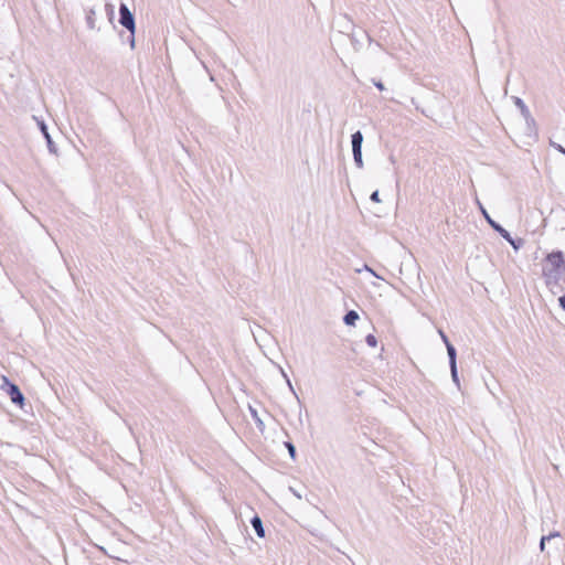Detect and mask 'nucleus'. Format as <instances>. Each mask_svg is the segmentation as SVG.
<instances>
[{"label": "nucleus", "mask_w": 565, "mask_h": 565, "mask_svg": "<svg viewBox=\"0 0 565 565\" xmlns=\"http://www.w3.org/2000/svg\"><path fill=\"white\" fill-rule=\"evenodd\" d=\"M250 524L258 537H260V539L265 537V529H264L263 521L259 518V515L255 514L250 519Z\"/></svg>", "instance_id": "obj_6"}, {"label": "nucleus", "mask_w": 565, "mask_h": 565, "mask_svg": "<svg viewBox=\"0 0 565 565\" xmlns=\"http://www.w3.org/2000/svg\"><path fill=\"white\" fill-rule=\"evenodd\" d=\"M550 146L552 148H554L556 151H558L559 153L565 156V148L562 145H559L553 140H550Z\"/></svg>", "instance_id": "obj_17"}, {"label": "nucleus", "mask_w": 565, "mask_h": 565, "mask_svg": "<svg viewBox=\"0 0 565 565\" xmlns=\"http://www.w3.org/2000/svg\"><path fill=\"white\" fill-rule=\"evenodd\" d=\"M363 33H364V35L366 36V39H367L369 43L371 44V43H372V39H371V36H370L365 31H363Z\"/></svg>", "instance_id": "obj_28"}, {"label": "nucleus", "mask_w": 565, "mask_h": 565, "mask_svg": "<svg viewBox=\"0 0 565 565\" xmlns=\"http://www.w3.org/2000/svg\"><path fill=\"white\" fill-rule=\"evenodd\" d=\"M527 126L531 127V126H534L535 125V119L532 117V120L529 119V120H525Z\"/></svg>", "instance_id": "obj_27"}, {"label": "nucleus", "mask_w": 565, "mask_h": 565, "mask_svg": "<svg viewBox=\"0 0 565 565\" xmlns=\"http://www.w3.org/2000/svg\"><path fill=\"white\" fill-rule=\"evenodd\" d=\"M478 204L480 206L483 217L486 218V221L488 222V224L491 226V228L493 231L499 233L500 236L503 237L513 247V249L515 252H518L520 248L523 247V245L525 243V241L523 238H513L511 236V234L503 226H501L498 222H495L494 220L491 218V216L489 215L487 210L481 205L480 202H478Z\"/></svg>", "instance_id": "obj_2"}, {"label": "nucleus", "mask_w": 565, "mask_h": 565, "mask_svg": "<svg viewBox=\"0 0 565 565\" xmlns=\"http://www.w3.org/2000/svg\"><path fill=\"white\" fill-rule=\"evenodd\" d=\"M546 537H550V541L552 539L561 536V533L558 531L551 532L548 535H545Z\"/></svg>", "instance_id": "obj_24"}, {"label": "nucleus", "mask_w": 565, "mask_h": 565, "mask_svg": "<svg viewBox=\"0 0 565 565\" xmlns=\"http://www.w3.org/2000/svg\"><path fill=\"white\" fill-rule=\"evenodd\" d=\"M550 541V537H546L545 535H543L540 540V551L541 552H544L545 551V544L546 542Z\"/></svg>", "instance_id": "obj_20"}, {"label": "nucleus", "mask_w": 565, "mask_h": 565, "mask_svg": "<svg viewBox=\"0 0 565 565\" xmlns=\"http://www.w3.org/2000/svg\"><path fill=\"white\" fill-rule=\"evenodd\" d=\"M119 23L127 29L131 35L135 34L136 31V21L134 13L129 10L126 3H120L119 6Z\"/></svg>", "instance_id": "obj_3"}, {"label": "nucleus", "mask_w": 565, "mask_h": 565, "mask_svg": "<svg viewBox=\"0 0 565 565\" xmlns=\"http://www.w3.org/2000/svg\"><path fill=\"white\" fill-rule=\"evenodd\" d=\"M282 375L286 377V380H287V384H288L289 388L292 391V393L295 394L296 398L299 401V397H298V396H297V394L295 393V390H294V387H292V384H291L290 380L287 377V375H286V373H285V372H282Z\"/></svg>", "instance_id": "obj_22"}, {"label": "nucleus", "mask_w": 565, "mask_h": 565, "mask_svg": "<svg viewBox=\"0 0 565 565\" xmlns=\"http://www.w3.org/2000/svg\"><path fill=\"white\" fill-rule=\"evenodd\" d=\"M543 277L550 290L556 295L565 290V257L563 252L550 253L543 264Z\"/></svg>", "instance_id": "obj_1"}, {"label": "nucleus", "mask_w": 565, "mask_h": 565, "mask_svg": "<svg viewBox=\"0 0 565 565\" xmlns=\"http://www.w3.org/2000/svg\"><path fill=\"white\" fill-rule=\"evenodd\" d=\"M249 412H250V415H252L253 419L255 420V423H256L257 427H258L260 430H263V428H264V423H263V420L260 419V417H259V415H258L257 411H256L255 408H253L252 406H249Z\"/></svg>", "instance_id": "obj_11"}, {"label": "nucleus", "mask_w": 565, "mask_h": 565, "mask_svg": "<svg viewBox=\"0 0 565 565\" xmlns=\"http://www.w3.org/2000/svg\"><path fill=\"white\" fill-rule=\"evenodd\" d=\"M438 333L445 344H447V342H450L448 337L446 335V333L443 330H439Z\"/></svg>", "instance_id": "obj_23"}, {"label": "nucleus", "mask_w": 565, "mask_h": 565, "mask_svg": "<svg viewBox=\"0 0 565 565\" xmlns=\"http://www.w3.org/2000/svg\"><path fill=\"white\" fill-rule=\"evenodd\" d=\"M365 342L369 347L375 348L377 345V339L374 334L370 333L365 337Z\"/></svg>", "instance_id": "obj_16"}, {"label": "nucleus", "mask_w": 565, "mask_h": 565, "mask_svg": "<svg viewBox=\"0 0 565 565\" xmlns=\"http://www.w3.org/2000/svg\"><path fill=\"white\" fill-rule=\"evenodd\" d=\"M285 447L287 448L289 456L291 459H296V447L291 441H285Z\"/></svg>", "instance_id": "obj_15"}, {"label": "nucleus", "mask_w": 565, "mask_h": 565, "mask_svg": "<svg viewBox=\"0 0 565 565\" xmlns=\"http://www.w3.org/2000/svg\"><path fill=\"white\" fill-rule=\"evenodd\" d=\"M370 200L372 202H376L379 203L381 200H380V193L377 190H375L374 192H372L371 196H370Z\"/></svg>", "instance_id": "obj_21"}, {"label": "nucleus", "mask_w": 565, "mask_h": 565, "mask_svg": "<svg viewBox=\"0 0 565 565\" xmlns=\"http://www.w3.org/2000/svg\"><path fill=\"white\" fill-rule=\"evenodd\" d=\"M365 269H366L367 271H370L372 275H374L375 277H377V275L375 274V271H374L371 267H369L367 265H365ZM379 278H381V277L379 276Z\"/></svg>", "instance_id": "obj_26"}, {"label": "nucleus", "mask_w": 565, "mask_h": 565, "mask_svg": "<svg viewBox=\"0 0 565 565\" xmlns=\"http://www.w3.org/2000/svg\"><path fill=\"white\" fill-rule=\"evenodd\" d=\"M353 160H354V163L355 166L359 168V169H362L363 168V157H362V151H353Z\"/></svg>", "instance_id": "obj_14"}, {"label": "nucleus", "mask_w": 565, "mask_h": 565, "mask_svg": "<svg viewBox=\"0 0 565 565\" xmlns=\"http://www.w3.org/2000/svg\"><path fill=\"white\" fill-rule=\"evenodd\" d=\"M351 41H352V45H353L354 50L359 51V50L361 49V46H362V43H361V41L356 38V35H355V34H352V36H351Z\"/></svg>", "instance_id": "obj_18"}, {"label": "nucleus", "mask_w": 565, "mask_h": 565, "mask_svg": "<svg viewBox=\"0 0 565 565\" xmlns=\"http://www.w3.org/2000/svg\"><path fill=\"white\" fill-rule=\"evenodd\" d=\"M372 83L374 84V86H375L379 90H384V89H385V86H384V84L382 83V81H380V79H375V78H372Z\"/></svg>", "instance_id": "obj_19"}, {"label": "nucleus", "mask_w": 565, "mask_h": 565, "mask_svg": "<svg viewBox=\"0 0 565 565\" xmlns=\"http://www.w3.org/2000/svg\"><path fill=\"white\" fill-rule=\"evenodd\" d=\"M514 104L520 109V111L525 120H529V119L532 120V115H531L527 106L520 97H514Z\"/></svg>", "instance_id": "obj_8"}, {"label": "nucleus", "mask_w": 565, "mask_h": 565, "mask_svg": "<svg viewBox=\"0 0 565 565\" xmlns=\"http://www.w3.org/2000/svg\"><path fill=\"white\" fill-rule=\"evenodd\" d=\"M86 22H87V26L89 29H94L95 28V10L90 9L87 12Z\"/></svg>", "instance_id": "obj_13"}, {"label": "nucleus", "mask_w": 565, "mask_h": 565, "mask_svg": "<svg viewBox=\"0 0 565 565\" xmlns=\"http://www.w3.org/2000/svg\"><path fill=\"white\" fill-rule=\"evenodd\" d=\"M2 388L6 390L7 394L10 396V399L13 404L22 406L24 404V395L19 388V386L12 382H10L7 377H3Z\"/></svg>", "instance_id": "obj_4"}, {"label": "nucleus", "mask_w": 565, "mask_h": 565, "mask_svg": "<svg viewBox=\"0 0 565 565\" xmlns=\"http://www.w3.org/2000/svg\"><path fill=\"white\" fill-rule=\"evenodd\" d=\"M38 125H39L41 134L43 135V137L46 140V145H47L49 151L51 153H56L57 149L55 147V143H54L50 132H49L46 124L43 120H40V121H38Z\"/></svg>", "instance_id": "obj_5"}, {"label": "nucleus", "mask_w": 565, "mask_h": 565, "mask_svg": "<svg viewBox=\"0 0 565 565\" xmlns=\"http://www.w3.org/2000/svg\"><path fill=\"white\" fill-rule=\"evenodd\" d=\"M450 367V374H451V379H452V382L457 385V387L459 388L460 387V382H459V376H458V367H457V364H454V365H449Z\"/></svg>", "instance_id": "obj_12"}, {"label": "nucleus", "mask_w": 565, "mask_h": 565, "mask_svg": "<svg viewBox=\"0 0 565 565\" xmlns=\"http://www.w3.org/2000/svg\"><path fill=\"white\" fill-rule=\"evenodd\" d=\"M559 306L565 310V294L558 298Z\"/></svg>", "instance_id": "obj_25"}, {"label": "nucleus", "mask_w": 565, "mask_h": 565, "mask_svg": "<svg viewBox=\"0 0 565 565\" xmlns=\"http://www.w3.org/2000/svg\"><path fill=\"white\" fill-rule=\"evenodd\" d=\"M363 135L360 130H356L351 135V145L353 151H362Z\"/></svg>", "instance_id": "obj_7"}, {"label": "nucleus", "mask_w": 565, "mask_h": 565, "mask_svg": "<svg viewBox=\"0 0 565 565\" xmlns=\"http://www.w3.org/2000/svg\"><path fill=\"white\" fill-rule=\"evenodd\" d=\"M446 350L449 359V365L457 364V351L456 348L451 344V342H447Z\"/></svg>", "instance_id": "obj_10"}, {"label": "nucleus", "mask_w": 565, "mask_h": 565, "mask_svg": "<svg viewBox=\"0 0 565 565\" xmlns=\"http://www.w3.org/2000/svg\"><path fill=\"white\" fill-rule=\"evenodd\" d=\"M359 318V313L355 310H349L343 317V322L347 326H355Z\"/></svg>", "instance_id": "obj_9"}]
</instances>
